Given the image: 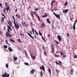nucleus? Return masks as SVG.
Masks as SVG:
<instances>
[{"label": "nucleus", "instance_id": "1", "mask_svg": "<svg viewBox=\"0 0 77 77\" xmlns=\"http://www.w3.org/2000/svg\"><path fill=\"white\" fill-rule=\"evenodd\" d=\"M53 14H54V15L56 17V18H58V19H60V15L59 14H56V13L54 12L53 13Z\"/></svg>", "mask_w": 77, "mask_h": 77}, {"label": "nucleus", "instance_id": "2", "mask_svg": "<svg viewBox=\"0 0 77 77\" xmlns=\"http://www.w3.org/2000/svg\"><path fill=\"white\" fill-rule=\"evenodd\" d=\"M77 20L76 19L75 20V21L73 25V29L75 30V24H76V23H77Z\"/></svg>", "mask_w": 77, "mask_h": 77}, {"label": "nucleus", "instance_id": "3", "mask_svg": "<svg viewBox=\"0 0 77 77\" xmlns=\"http://www.w3.org/2000/svg\"><path fill=\"white\" fill-rule=\"evenodd\" d=\"M6 36L7 37H11V35L10 34V33L8 32H6Z\"/></svg>", "mask_w": 77, "mask_h": 77}, {"label": "nucleus", "instance_id": "4", "mask_svg": "<svg viewBox=\"0 0 77 77\" xmlns=\"http://www.w3.org/2000/svg\"><path fill=\"white\" fill-rule=\"evenodd\" d=\"M69 11V9H65L64 11L63 10V14H64L65 13H68Z\"/></svg>", "mask_w": 77, "mask_h": 77}, {"label": "nucleus", "instance_id": "5", "mask_svg": "<svg viewBox=\"0 0 77 77\" xmlns=\"http://www.w3.org/2000/svg\"><path fill=\"white\" fill-rule=\"evenodd\" d=\"M27 34H28V35L29 36H30V37H31L32 38V39H34V37H33V36H32L31 35H30V33H29V32H27Z\"/></svg>", "mask_w": 77, "mask_h": 77}, {"label": "nucleus", "instance_id": "6", "mask_svg": "<svg viewBox=\"0 0 77 77\" xmlns=\"http://www.w3.org/2000/svg\"><path fill=\"white\" fill-rule=\"evenodd\" d=\"M57 38L59 41H62V38L60 35H57Z\"/></svg>", "mask_w": 77, "mask_h": 77}, {"label": "nucleus", "instance_id": "7", "mask_svg": "<svg viewBox=\"0 0 77 77\" xmlns=\"http://www.w3.org/2000/svg\"><path fill=\"white\" fill-rule=\"evenodd\" d=\"M14 27H15L16 29H19L20 27V25H17L16 24V25H14Z\"/></svg>", "mask_w": 77, "mask_h": 77}, {"label": "nucleus", "instance_id": "8", "mask_svg": "<svg viewBox=\"0 0 77 77\" xmlns=\"http://www.w3.org/2000/svg\"><path fill=\"white\" fill-rule=\"evenodd\" d=\"M73 73H74V69L72 68L70 70V74H71V75H72V74H73Z\"/></svg>", "mask_w": 77, "mask_h": 77}, {"label": "nucleus", "instance_id": "9", "mask_svg": "<svg viewBox=\"0 0 77 77\" xmlns=\"http://www.w3.org/2000/svg\"><path fill=\"white\" fill-rule=\"evenodd\" d=\"M2 76L3 77H7V73L5 72L3 75H2Z\"/></svg>", "mask_w": 77, "mask_h": 77}, {"label": "nucleus", "instance_id": "10", "mask_svg": "<svg viewBox=\"0 0 77 77\" xmlns=\"http://www.w3.org/2000/svg\"><path fill=\"white\" fill-rule=\"evenodd\" d=\"M5 8H6V9L7 10V12H8V11H9V9H10V7H9V6Z\"/></svg>", "mask_w": 77, "mask_h": 77}, {"label": "nucleus", "instance_id": "11", "mask_svg": "<svg viewBox=\"0 0 77 77\" xmlns=\"http://www.w3.org/2000/svg\"><path fill=\"white\" fill-rule=\"evenodd\" d=\"M35 71V69L32 70L31 71H30V72L31 73V74H32L33 72H34Z\"/></svg>", "mask_w": 77, "mask_h": 77}, {"label": "nucleus", "instance_id": "12", "mask_svg": "<svg viewBox=\"0 0 77 77\" xmlns=\"http://www.w3.org/2000/svg\"><path fill=\"white\" fill-rule=\"evenodd\" d=\"M47 17V14H46V13H45L44 14V15L43 16H42V17H44V18H45Z\"/></svg>", "mask_w": 77, "mask_h": 77}, {"label": "nucleus", "instance_id": "13", "mask_svg": "<svg viewBox=\"0 0 77 77\" xmlns=\"http://www.w3.org/2000/svg\"><path fill=\"white\" fill-rule=\"evenodd\" d=\"M36 17H37L38 20L39 21H41V19H40V17L38 15H36Z\"/></svg>", "mask_w": 77, "mask_h": 77}, {"label": "nucleus", "instance_id": "14", "mask_svg": "<svg viewBox=\"0 0 77 77\" xmlns=\"http://www.w3.org/2000/svg\"><path fill=\"white\" fill-rule=\"evenodd\" d=\"M3 11H4L5 14H6V8H4L3 9Z\"/></svg>", "mask_w": 77, "mask_h": 77}, {"label": "nucleus", "instance_id": "15", "mask_svg": "<svg viewBox=\"0 0 77 77\" xmlns=\"http://www.w3.org/2000/svg\"><path fill=\"white\" fill-rule=\"evenodd\" d=\"M41 27H45V24L44 23H42L41 25Z\"/></svg>", "mask_w": 77, "mask_h": 77}, {"label": "nucleus", "instance_id": "16", "mask_svg": "<svg viewBox=\"0 0 77 77\" xmlns=\"http://www.w3.org/2000/svg\"><path fill=\"white\" fill-rule=\"evenodd\" d=\"M31 57H32V58H33V59H36V56H33L32 55H31Z\"/></svg>", "mask_w": 77, "mask_h": 77}, {"label": "nucleus", "instance_id": "17", "mask_svg": "<svg viewBox=\"0 0 77 77\" xmlns=\"http://www.w3.org/2000/svg\"><path fill=\"white\" fill-rule=\"evenodd\" d=\"M47 21L49 24H50V23H51V22H50V20H49V19L48 18L47 19Z\"/></svg>", "mask_w": 77, "mask_h": 77}, {"label": "nucleus", "instance_id": "18", "mask_svg": "<svg viewBox=\"0 0 77 77\" xmlns=\"http://www.w3.org/2000/svg\"><path fill=\"white\" fill-rule=\"evenodd\" d=\"M8 49L10 51H12V49L11 48L9 47Z\"/></svg>", "mask_w": 77, "mask_h": 77}, {"label": "nucleus", "instance_id": "19", "mask_svg": "<svg viewBox=\"0 0 77 77\" xmlns=\"http://www.w3.org/2000/svg\"><path fill=\"white\" fill-rule=\"evenodd\" d=\"M31 13H32V14L33 13V14L35 15L36 16L37 15L36 14V12H32Z\"/></svg>", "mask_w": 77, "mask_h": 77}, {"label": "nucleus", "instance_id": "20", "mask_svg": "<svg viewBox=\"0 0 77 77\" xmlns=\"http://www.w3.org/2000/svg\"><path fill=\"white\" fill-rule=\"evenodd\" d=\"M5 8L8 6V3L7 2L5 3Z\"/></svg>", "mask_w": 77, "mask_h": 77}, {"label": "nucleus", "instance_id": "21", "mask_svg": "<svg viewBox=\"0 0 77 77\" xmlns=\"http://www.w3.org/2000/svg\"><path fill=\"white\" fill-rule=\"evenodd\" d=\"M8 26V28L11 31L12 30V29H11V26Z\"/></svg>", "mask_w": 77, "mask_h": 77}, {"label": "nucleus", "instance_id": "22", "mask_svg": "<svg viewBox=\"0 0 77 77\" xmlns=\"http://www.w3.org/2000/svg\"><path fill=\"white\" fill-rule=\"evenodd\" d=\"M13 58L14 61H16L17 60V58H16L14 56H13Z\"/></svg>", "mask_w": 77, "mask_h": 77}, {"label": "nucleus", "instance_id": "23", "mask_svg": "<svg viewBox=\"0 0 77 77\" xmlns=\"http://www.w3.org/2000/svg\"><path fill=\"white\" fill-rule=\"evenodd\" d=\"M24 64L25 65H29V63L26 62H25Z\"/></svg>", "mask_w": 77, "mask_h": 77}, {"label": "nucleus", "instance_id": "24", "mask_svg": "<svg viewBox=\"0 0 77 77\" xmlns=\"http://www.w3.org/2000/svg\"><path fill=\"white\" fill-rule=\"evenodd\" d=\"M10 41L13 42H15V41H14V40H13L12 39H10Z\"/></svg>", "mask_w": 77, "mask_h": 77}, {"label": "nucleus", "instance_id": "25", "mask_svg": "<svg viewBox=\"0 0 77 77\" xmlns=\"http://www.w3.org/2000/svg\"><path fill=\"white\" fill-rule=\"evenodd\" d=\"M56 1H55V0H53L51 3V5H52L53 3H54Z\"/></svg>", "mask_w": 77, "mask_h": 77}, {"label": "nucleus", "instance_id": "26", "mask_svg": "<svg viewBox=\"0 0 77 77\" xmlns=\"http://www.w3.org/2000/svg\"><path fill=\"white\" fill-rule=\"evenodd\" d=\"M40 75H41L42 77V75H43V73H42V71H41L40 72Z\"/></svg>", "mask_w": 77, "mask_h": 77}, {"label": "nucleus", "instance_id": "27", "mask_svg": "<svg viewBox=\"0 0 77 77\" xmlns=\"http://www.w3.org/2000/svg\"><path fill=\"white\" fill-rule=\"evenodd\" d=\"M54 56L55 57H60V56L59 55H57L56 54H55Z\"/></svg>", "mask_w": 77, "mask_h": 77}, {"label": "nucleus", "instance_id": "28", "mask_svg": "<svg viewBox=\"0 0 77 77\" xmlns=\"http://www.w3.org/2000/svg\"><path fill=\"white\" fill-rule=\"evenodd\" d=\"M48 72L49 73V74H51V69H50V68H49V69H48Z\"/></svg>", "mask_w": 77, "mask_h": 77}, {"label": "nucleus", "instance_id": "29", "mask_svg": "<svg viewBox=\"0 0 77 77\" xmlns=\"http://www.w3.org/2000/svg\"><path fill=\"white\" fill-rule=\"evenodd\" d=\"M31 16L32 17V19L33 20V19H34V16H33V14L32 13H31Z\"/></svg>", "mask_w": 77, "mask_h": 77}, {"label": "nucleus", "instance_id": "30", "mask_svg": "<svg viewBox=\"0 0 77 77\" xmlns=\"http://www.w3.org/2000/svg\"><path fill=\"white\" fill-rule=\"evenodd\" d=\"M1 15H2V16H3V17H4L5 18H6V16H5V14H2Z\"/></svg>", "mask_w": 77, "mask_h": 77}, {"label": "nucleus", "instance_id": "31", "mask_svg": "<svg viewBox=\"0 0 77 77\" xmlns=\"http://www.w3.org/2000/svg\"><path fill=\"white\" fill-rule=\"evenodd\" d=\"M34 31H35V33L37 35H39V34L38 33V32H37V31H36V30H35Z\"/></svg>", "mask_w": 77, "mask_h": 77}, {"label": "nucleus", "instance_id": "32", "mask_svg": "<svg viewBox=\"0 0 77 77\" xmlns=\"http://www.w3.org/2000/svg\"><path fill=\"white\" fill-rule=\"evenodd\" d=\"M4 19H5V18H2L1 19V22L3 23V21H4Z\"/></svg>", "mask_w": 77, "mask_h": 77}, {"label": "nucleus", "instance_id": "33", "mask_svg": "<svg viewBox=\"0 0 77 77\" xmlns=\"http://www.w3.org/2000/svg\"><path fill=\"white\" fill-rule=\"evenodd\" d=\"M32 33H33V34H35V31H34V28H32Z\"/></svg>", "mask_w": 77, "mask_h": 77}, {"label": "nucleus", "instance_id": "34", "mask_svg": "<svg viewBox=\"0 0 77 77\" xmlns=\"http://www.w3.org/2000/svg\"><path fill=\"white\" fill-rule=\"evenodd\" d=\"M4 48H8V46L6 45H4Z\"/></svg>", "mask_w": 77, "mask_h": 77}, {"label": "nucleus", "instance_id": "35", "mask_svg": "<svg viewBox=\"0 0 77 77\" xmlns=\"http://www.w3.org/2000/svg\"><path fill=\"white\" fill-rule=\"evenodd\" d=\"M40 69L43 70V71H45V68H40Z\"/></svg>", "mask_w": 77, "mask_h": 77}, {"label": "nucleus", "instance_id": "36", "mask_svg": "<svg viewBox=\"0 0 77 77\" xmlns=\"http://www.w3.org/2000/svg\"><path fill=\"white\" fill-rule=\"evenodd\" d=\"M54 48H52V53H54Z\"/></svg>", "mask_w": 77, "mask_h": 77}, {"label": "nucleus", "instance_id": "37", "mask_svg": "<svg viewBox=\"0 0 77 77\" xmlns=\"http://www.w3.org/2000/svg\"><path fill=\"white\" fill-rule=\"evenodd\" d=\"M74 59H76L77 58V55H75L74 56Z\"/></svg>", "mask_w": 77, "mask_h": 77}, {"label": "nucleus", "instance_id": "38", "mask_svg": "<svg viewBox=\"0 0 77 77\" xmlns=\"http://www.w3.org/2000/svg\"><path fill=\"white\" fill-rule=\"evenodd\" d=\"M56 70L57 72H58V73H59V72H60V71L59 70H57V69H56Z\"/></svg>", "mask_w": 77, "mask_h": 77}, {"label": "nucleus", "instance_id": "39", "mask_svg": "<svg viewBox=\"0 0 77 77\" xmlns=\"http://www.w3.org/2000/svg\"><path fill=\"white\" fill-rule=\"evenodd\" d=\"M34 10L35 11H38L39 9H38V8H35Z\"/></svg>", "mask_w": 77, "mask_h": 77}, {"label": "nucleus", "instance_id": "40", "mask_svg": "<svg viewBox=\"0 0 77 77\" xmlns=\"http://www.w3.org/2000/svg\"><path fill=\"white\" fill-rule=\"evenodd\" d=\"M66 5H68V2H66V3L64 4V6H66Z\"/></svg>", "mask_w": 77, "mask_h": 77}, {"label": "nucleus", "instance_id": "41", "mask_svg": "<svg viewBox=\"0 0 77 77\" xmlns=\"http://www.w3.org/2000/svg\"><path fill=\"white\" fill-rule=\"evenodd\" d=\"M14 25H16V22H15V20H14Z\"/></svg>", "mask_w": 77, "mask_h": 77}, {"label": "nucleus", "instance_id": "42", "mask_svg": "<svg viewBox=\"0 0 77 77\" xmlns=\"http://www.w3.org/2000/svg\"><path fill=\"white\" fill-rule=\"evenodd\" d=\"M8 23L9 26H11V27H12V25H11V24L9 23V22H8Z\"/></svg>", "mask_w": 77, "mask_h": 77}, {"label": "nucleus", "instance_id": "43", "mask_svg": "<svg viewBox=\"0 0 77 77\" xmlns=\"http://www.w3.org/2000/svg\"><path fill=\"white\" fill-rule=\"evenodd\" d=\"M55 41L56 43H57V44H59V42H57V41H56V40H55Z\"/></svg>", "mask_w": 77, "mask_h": 77}, {"label": "nucleus", "instance_id": "44", "mask_svg": "<svg viewBox=\"0 0 77 77\" xmlns=\"http://www.w3.org/2000/svg\"><path fill=\"white\" fill-rule=\"evenodd\" d=\"M59 62L60 63V65H62V62L60 61H59Z\"/></svg>", "mask_w": 77, "mask_h": 77}, {"label": "nucleus", "instance_id": "45", "mask_svg": "<svg viewBox=\"0 0 77 77\" xmlns=\"http://www.w3.org/2000/svg\"><path fill=\"white\" fill-rule=\"evenodd\" d=\"M42 38L43 41H44V40H45V39L44 38V37H43V36H42Z\"/></svg>", "mask_w": 77, "mask_h": 77}, {"label": "nucleus", "instance_id": "46", "mask_svg": "<svg viewBox=\"0 0 77 77\" xmlns=\"http://www.w3.org/2000/svg\"><path fill=\"white\" fill-rule=\"evenodd\" d=\"M39 34L40 36H42V33H41V32H39Z\"/></svg>", "mask_w": 77, "mask_h": 77}, {"label": "nucleus", "instance_id": "47", "mask_svg": "<svg viewBox=\"0 0 77 77\" xmlns=\"http://www.w3.org/2000/svg\"><path fill=\"white\" fill-rule=\"evenodd\" d=\"M7 32H10V30H9V29L8 28L7 29Z\"/></svg>", "mask_w": 77, "mask_h": 77}, {"label": "nucleus", "instance_id": "48", "mask_svg": "<svg viewBox=\"0 0 77 77\" xmlns=\"http://www.w3.org/2000/svg\"><path fill=\"white\" fill-rule=\"evenodd\" d=\"M44 54H45V56H47V53H46V52H44Z\"/></svg>", "mask_w": 77, "mask_h": 77}, {"label": "nucleus", "instance_id": "49", "mask_svg": "<svg viewBox=\"0 0 77 77\" xmlns=\"http://www.w3.org/2000/svg\"><path fill=\"white\" fill-rule=\"evenodd\" d=\"M12 18L14 20H15V17L14 16H13Z\"/></svg>", "mask_w": 77, "mask_h": 77}, {"label": "nucleus", "instance_id": "50", "mask_svg": "<svg viewBox=\"0 0 77 77\" xmlns=\"http://www.w3.org/2000/svg\"><path fill=\"white\" fill-rule=\"evenodd\" d=\"M0 6L1 7V8H3V7H2V3H0Z\"/></svg>", "mask_w": 77, "mask_h": 77}, {"label": "nucleus", "instance_id": "51", "mask_svg": "<svg viewBox=\"0 0 77 77\" xmlns=\"http://www.w3.org/2000/svg\"><path fill=\"white\" fill-rule=\"evenodd\" d=\"M6 68H8V67H9V65L8 64H6Z\"/></svg>", "mask_w": 77, "mask_h": 77}, {"label": "nucleus", "instance_id": "52", "mask_svg": "<svg viewBox=\"0 0 77 77\" xmlns=\"http://www.w3.org/2000/svg\"><path fill=\"white\" fill-rule=\"evenodd\" d=\"M17 41H18V42H21V41H20V40L19 39H17Z\"/></svg>", "mask_w": 77, "mask_h": 77}, {"label": "nucleus", "instance_id": "53", "mask_svg": "<svg viewBox=\"0 0 77 77\" xmlns=\"http://www.w3.org/2000/svg\"><path fill=\"white\" fill-rule=\"evenodd\" d=\"M56 63H57V65H60V64H59V63L57 61H56Z\"/></svg>", "mask_w": 77, "mask_h": 77}, {"label": "nucleus", "instance_id": "54", "mask_svg": "<svg viewBox=\"0 0 77 77\" xmlns=\"http://www.w3.org/2000/svg\"><path fill=\"white\" fill-rule=\"evenodd\" d=\"M25 27H28V24H26V25H25Z\"/></svg>", "mask_w": 77, "mask_h": 77}, {"label": "nucleus", "instance_id": "55", "mask_svg": "<svg viewBox=\"0 0 77 77\" xmlns=\"http://www.w3.org/2000/svg\"><path fill=\"white\" fill-rule=\"evenodd\" d=\"M8 22L9 23V24L10 23V24H11V21L10 20H9V21H8Z\"/></svg>", "mask_w": 77, "mask_h": 77}, {"label": "nucleus", "instance_id": "56", "mask_svg": "<svg viewBox=\"0 0 77 77\" xmlns=\"http://www.w3.org/2000/svg\"><path fill=\"white\" fill-rule=\"evenodd\" d=\"M60 55H63V53L62 52H60Z\"/></svg>", "mask_w": 77, "mask_h": 77}, {"label": "nucleus", "instance_id": "57", "mask_svg": "<svg viewBox=\"0 0 77 77\" xmlns=\"http://www.w3.org/2000/svg\"><path fill=\"white\" fill-rule=\"evenodd\" d=\"M40 68H45V67L43 66H40Z\"/></svg>", "mask_w": 77, "mask_h": 77}, {"label": "nucleus", "instance_id": "58", "mask_svg": "<svg viewBox=\"0 0 77 77\" xmlns=\"http://www.w3.org/2000/svg\"><path fill=\"white\" fill-rule=\"evenodd\" d=\"M27 19H28V20H30V18H29V17H28Z\"/></svg>", "mask_w": 77, "mask_h": 77}, {"label": "nucleus", "instance_id": "59", "mask_svg": "<svg viewBox=\"0 0 77 77\" xmlns=\"http://www.w3.org/2000/svg\"><path fill=\"white\" fill-rule=\"evenodd\" d=\"M7 44L8 45H11L10 44L8 43H7Z\"/></svg>", "mask_w": 77, "mask_h": 77}, {"label": "nucleus", "instance_id": "60", "mask_svg": "<svg viewBox=\"0 0 77 77\" xmlns=\"http://www.w3.org/2000/svg\"><path fill=\"white\" fill-rule=\"evenodd\" d=\"M48 37L49 38V37H50V34H49L48 35Z\"/></svg>", "mask_w": 77, "mask_h": 77}, {"label": "nucleus", "instance_id": "61", "mask_svg": "<svg viewBox=\"0 0 77 77\" xmlns=\"http://www.w3.org/2000/svg\"><path fill=\"white\" fill-rule=\"evenodd\" d=\"M15 12H17V9H16V10H15Z\"/></svg>", "mask_w": 77, "mask_h": 77}, {"label": "nucleus", "instance_id": "62", "mask_svg": "<svg viewBox=\"0 0 77 77\" xmlns=\"http://www.w3.org/2000/svg\"><path fill=\"white\" fill-rule=\"evenodd\" d=\"M29 33H30V34H32V31H30L29 32Z\"/></svg>", "mask_w": 77, "mask_h": 77}, {"label": "nucleus", "instance_id": "63", "mask_svg": "<svg viewBox=\"0 0 77 77\" xmlns=\"http://www.w3.org/2000/svg\"><path fill=\"white\" fill-rule=\"evenodd\" d=\"M10 75H9V74H8L7 75V77H9Z\"/></svg>", "mask_w": 77, "mask_h": 77}, {"label": "nucleus", "instance_id": "64", "mask_svg": "<svg viewBox=\"0 0 77 77\" xmlns=\"http://www.w3.org/2000/svg\"><path fill=\"white\" fill-rule=\"evenodd\" d=\"M24 51L26 54V55H27V52H26V51Z\"/></svg>", "mask_w": 77, "mask_h": 77}]
</instances>
